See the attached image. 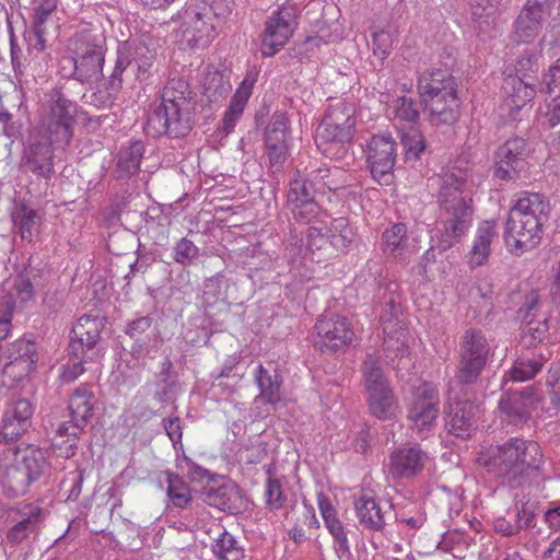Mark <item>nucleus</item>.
Here are the masks:
<instances>
[{
    "label": "nucleus",
    "mask_w": 560,
    "mask_h": 560,
    "mask_svg": "<svg viewBox=\"0 0 560 560\" xmlns=\"http://www.w3.org/2000/svg\"><path fill=\"white\" fill-rule=\"evenodd\" d=\"M494 221H483L477 228L470 252L467 255V262L470 268H477L488 261L490 255V246L497 236Z\"/></svg>",
    "instance_id": "obj_30"
},
{
    "label": "nucleus",
    "mask_w": 560,
    "mask_h": 560,
    "mask_svg": "<svg viewBox=\"0 0 560 560\" xmlns=\"http://www.w3.org/2000/svg\"><path fill=\"white\" fill-rule=\"evenodd\" d=\"M69 360L66 364L60 368L59 377L62 383L70 384L74 382L79 376H81L84 371V363L91 361L88 357H77L72 353H69Z\"/></svg>",
    "instance_id": "obj_59"
},
{
    "label": "nucleus",
    "mask_w": 560,
    "mask_h": 560,
    "mask_svg": "<svg viewBox=\"0 0 560 560\" xmlns=\"http://www.w3.org/2000/svg\"><path fill=\"white\" fill-rule=\"evenodd\" d=\"M93 399L94 393L89 384H81L70 395V416L74 421H78L79 424L86 425L89 419L93 416Z\"/></svg>",
    "instance_id": "obj_39"
},
{
    "label": "nucleus",
    "mask_w": 560,
    "mask_h": 560,
    "mask_svg": "<svg viewBox=\"0 0 560 560\" xmlns=\"http://www.w3.org/2000/svg\"><path fill=\"white\" fill-rule=\"evenodd\" d=\"M132 66L131 70L136 73L139 81L148 80L152 73L155 62V51L149 49L145 45H140L130 52Z\"/></svg>",
    "instance_id": "obj_48"
},
{
    "label": "nucleus",
    "mask_w": 560,
    "mask_h": 560,
    "mask_svg": "<svg viewBox=\"0 0 560 560\" xmlns=\"http://www.w3.org/2000/svg\"><path fill=\"white\" fill-rule=\"evenodd\" d=\"M330 244H332L335 252H348L354 241L355 232L349 224V221L343 218L332 220L328 229Z\"/></svg>",
    "instance_id": "obj_46"
},
{
    "label": "nucleus",
    "mask_w": 560,
    "mask_h": 560,
    "mask_svg": "<svg viewBox=\"0 0 560 560\" xmlns=\"http://www.w3.org/2000/svg\"><path fill=\"white\" fill-rule=\"evenodd\" d=\"M341 126L323 121L316 130L315 143L318 150L330 160H342L347 155L348 144L353 135H341Z\"/></svg>",
    "instance_id": "obj_23"
},
{
    "label": "nucleus",
    "mask_w": 560,
    "mask_h": 560,
    "mask_svg": "<svg viewBox=\"0 0 560 560\" xmlns=\"http://www.w3.org/2000/svg\"><path fill=\"white\" fill-rule=\"evenodd\" d=\"M381 250L386 257L398 262L407 264L409 261L417 250L416 246L411 244L405 223H392L383 231Z\"/></svg>",
    "instance_id": "obj_22"
},
{
    "label": "nucleus",
    "mask_w": 560,
    "mask_h": 560,
    "mask_svg": "<svg viewBox=\"0 0 560 560\" xmlns=\"http://www.w3.org/2000/svg\"><path fill=\"white\" fill-rule=\"evenodd\" d=\"M316 184L311 178L304 177L299 171L290 179L287 194V207L293 218L303 224L313 221H322L326 213L315 201Z\"/></svg>",
    "instance_id": "obj_9"
},
{
    "label": "nucleus",
    "mask_w": 560,
    "mask_h": 560,
    "mask_svg": "<svg viewBox=\"0 0 560 560\" xmlns=\"http://www.w3.org/2000/svg\"><path fill=\"white\" fill-rule=\"evenodd\" d=\"M219 25L225 23L232 13V0H201L198 2Z\"/></svg>",
    "instance_id": "obj_58"
},
{
    "label": "nucleus",
    "mask_w": 560,
    "mask_h": 560,
    "mask_svg": "<svg viewBox=\"0 0 560 560\" xmlns=\"http://www.w3.org/2000/svg\"><path fill=\"white\" fill-rule=\"evenodd\" d=\"M521 513H525V503H521V506L516 505L515 511L508 513V517L497 518L495 530L508 536L517 534L523 527Z\"/></svg>",
    "instance_id": "obj_57"
},
{
    "label": "nucleus",
    "mask_w": 560,
    "mask_h": 560,
    "mask_svg": "<svg viewBox=\"0 0 560 560\" xmlns=\"http://www.w3.org/2000/svg\"><path fill=\"white\" fill-rule=\"evenodd\" d=\"M354 510L360 524L370 530H382L386 524L387 511L370 495H361L354 501Z\"/></svg>",
    "instance_id": "obj_33"
},
{
    "label": "nucleus",
    "mask_w": 560,
    "mask_h": 560,
    "mask_svg": "<svg viewBox=\"0 0 560 560\" xmlns=\"http://www.w3.org/2000/svg\"><path fill=\"white\" fill-rule=\"evenodd\" d=\"M431 456L418 443H406L394 448L388 456V471L394 479L413 480L430 464Z\"/></svg>",
    "instance_id": "obj_13"
},
{
    "label": "nucleus",
    "mask_w": 560,
    "mask_h": 560,
    "mask_svg": "<svg viewBox=\"0 0 560 560\" xmlns=\"http://www.w3.org/2000/svg\"><path fill=\"white\" fill-rule=\"evenodd\" d=\"M104 54L100 47L88 45L77 57H63L62 69L71 68V75L84 83L94 82L103 74Z\"/></svg>",
    "instance_id": "obj_21"
},
{
    "label": "nucleus",
    "mask_w": 560,
    "mask_h": 560,
    "mask_svg": "<svg viewBox=\"0 0 560 560\" xmlns=\"http://www.w3.org/2000/svg\"><path fill=\"white\" fill-rule=\"evenodd\" d=\"M11 357L13 360L4 365L9 369L11 365L23 364V371L28 373L35 368L38 360L36 343L28 339H19L11 346Z\"/></svg>",
    "instance_id": "obj_45"
},
{
    "label": "nucleus",
    "mask_w": 560,
    "mask_h": 560,
    "mask_svg": "<svg viewBox=\"0 0 560 560\" xmlns=\"http://www.w3.org/2000/svg\"><path fill=\"white\" fill-rule=\"evenodd\" d=\"M387 116L398 129L405 160H419L425 142L418 128L420 112L416 101L406 95L394 98L387 106Z\"/></svg>",
    "instance_id": "obj_7"
},
{
    "label": "nucleus",
    "mask_w": 560,
    "mask_h": 560,
    "mask_svg": "<svg viewBox=\"0 0 560 560\" xmlns=\"http://www.w3.org/2000/svg\"><path fill=\"white\" fill-rule=\"evenodd\" d=\"M317 504L324 520L325 526L332 535L338 550L342 553L350 551V545L347 533L341 522L336 516V511L330 503V500L323 492L317 493Z\"/></svg>",
    "instance_id": "obj_38"
},
{
    "label": "nucleus",
    "mask_w": 560,
    "mask_h": 560,
    "mask_svg": "<svg viewBox=\"0 0 560 560\" xmlns=\"http://www.w3.org/2000/svg\"><path fill=\"white\" fill-rule=\"evenodd\" d=\"M295 10L291 5L279 7L265 22L260 51L264 57H272L288 43L293 34Z\"/></svg>",
    "instance_id": "obj_14"
},
{
    "label": "nucleus",
    "mask_w": 560,
    "mask_h": 560,
    "mask_svg": "<svg viewBox=\"0 0 560 560\" xmlns=\"http://www.w3.org/2000/svg\"><path fill=\"white\" fill-rule=\"evenodd\" d=\"M396 143L389 135L373 136L368 144V163L372 177L380 185H390L396 163Z\"/></svg>",
    "instance_id": "obj_15"
},
{
    "label": "nucleus",
    "mask_w": 560,
    "mask_h": 560,
    "mask_svg": "<svg viewBox=\"0 0 560 560\" xmlns=\"http://www.w3.org/2000/svg\"><path fill=\"white\" fill-rule=\"evenodd\" d=\"M85 424H79L72 418L68 422H62L58 425L56 433L61 438H67L71 443L67 447L66 456H72L74 454L75 442L79 438V433L83 430Z\"/></svg>",
    "instance_id": "obj_63"
},
{
    "label": "nucleus",
    "mask_w": 560,
    "mask_h": 560,
    "mask_svg": "<svg viewBox=\"0 0 560 560\" xmlns=\"http://www.w3.org/2000/svg\"><path fill=\"white\" fill-rule=\"evenodd\" d=\"M34 407L30 399L13 397L7 404L0 424V442L5 444L18 441L32 424Z\"/></svg>",
    "instance_id": "obj_16"
},
{
    "label": "nucleus",
    "mask_w": 560,
    "mask_h": 560,
    "mask_svg": "<svg viewBox=\"0 0 560 560\" xmlns=\"http://www.w3.org/2000/svg\"><path fill=\"white\" fill-rule=\"evenodd\" d=\"M525 206L523 199L518 198L516 203L511 208L505 231L504 242L508 249L520 256L524 253L523 232L525 230Z\"/></svg>",
    "instance_id": "obj_31"
},
{
    "label": "nucleus",
    "mask_w": 560,
    "mask_h": 560,
    "mask_svg": "<svg viewBox=\"0 0 560 560\" xmlns=\"http://www.w3.org/2000/svg\"><path fill=\"white\" fill-rule=\"evenodd\" d=\"M266 503L272 510H279L285 502V495L279 480L272 478L268 470V479L265 488Z\"/></svg>",
    "instance_id": "obj_62"
},
{
    "label": "nucleus",
    "mask_w": 560,
    "mask_h": 560,
    "mask_svg": "<svg viewBox=\"0 0 560 560\" xmlns=\"http://www.w3.org/2000/svg\"><path fill=\"white\" fill-rule=\"evenodd\" d=\"M14 307L13 294L0 290V341L4 340L11 330Z\"/></svg>",
    "instance_id": "obj_56"
},
{
    "label": "nucleus",
    "mask_w": 560,
    "mask_h": 560,
    "mask_svg": "<svg viewBox=\"0 0 560 560\" xmlns=\"http://www.w3.org/2000/svg\"><path fill=\"white\" fill-rule=\"evenodd\" d=\"M132 66L130 51L126 46H120L117 51L114 70L106 83L105 90H100L91 95V103L98 107H109L116 100L122 86V73Z\"/></svg>",
    "instance_id": "obj_25"
},
{
    "label": "nucleus",
    "mask_w": 560,
    "mask_h": 560,
    "mask_svg": "<svg viewBox=\"0 0 560 560\" xmlns=\"http://www.w3.org/2000/svg\"><path fill=\"white\" fill-rule=\"evenodd\" d=\"M502 89L505 94L503 108L510 110L509 119L512 121L521 120V112L525 105V83L523 74H505Z\"/></svg>",
    "instance_id": "obj_35"
},
{
    "label": "nucleus",
    "mask_w": 560,
    "mask_h": 560,
    "mask_svg": "<svg viewBox=\"0 0 560 560\" xmlns=\"http://www.w3.org/2000/svg\"><path fill=\"white\" fill-rule=\"evenodd\" d=\"M418 94L432 126H451L459 117L454 78L442 70L425 71L418 79Z\"/></svg>",
    "instance_id": "obj_2"
},
{
    "label": "nucleus",
    "mask_w": 560,
    "mask_h": 560,
    "mask_svg": "<svg viewBox=\"0 0 560 560\" xmlns=\"http://www.w3.org/2000/svg\"><path fill=\"white\" fill-rule=\"evenodd\" d=\"M254 79L248 77L244 78L236 92L234 93L228 109L222 118V130L225 135L231 133L238 119L241 118L244 108L253 93Z\"/></svg>",
    "instance_id": "obj_32"
},
{
    "label": "nucleus",
    "mask_w": 560,
    "mask_h": 560,
    "mask_svg": "<svg viewBox=\"0 0 560 560\" xmlns=\"http://www.w3.org/2000/svg\"><path fill=\"white\" fill-rule=\"evenodd\" d=\"M187 90L188 85L183 80L167 82L160 105L148 117L144 127L148 136L158 138L166 135L180 138L189 132L191 124L187 109Z\"/></svg>",
    "instance_id": "obj_3"
},
{
    "label": "nucleus",
    "mask_w": 560,
    "mask_h": 560,
    "mask_svg": "<svg viewBox=\"0 0 560 560\" xmlns=\"http://www.w3.org/2000/svg\"><path fill=\"white\" fill-rule=\"evenodd\" d=\"M525 381V363L517 360L503 377L504 392L499 400L501 418L511 424L522 423L525 418V387H513Z\"/></svg>",
    "instance_id": "obj_11"
},
{
    "label": "nucleus",
    "mask_w": 560,
    "mask_h": 560,
    "mask_svg": "<svg viewBox=\"0 0 560 560\" xmlns=\"http://www.w3.org/2000/svg\"><path fill=\"white\" fill-rule=\"evenodd\" d=\"M173 253V259L177 264L182 266H188L198 256L199 248L194 244L192 241L183 237L175 244Z\"/></svg>",
    "instance_id": "obj_61"
},
{
    "label": "nucleus",
    "mask_w": 560,
    "mask_h": 560,
    "mask_svg": "<svg viewBox=\"0 0 560 560\" xmlns=\"http://www.w3.org/2000/svg\"><path fill=\"white\" fill-rule=\"evenodd\" d=\"M499 0H469L472 20L482 30V24L489 25V21L497 12Z\"/></svg>",
    "instance_id": "obj_54"
},
{
    "label": "nucleus",
    "mask_w": 560,
    "mask_h": 560,
    "mask_svg": "<svg viewBox=\"0 0 560 560\" xmlns=\"http://www.w3.org/2000/svg\"><path fill=\"white\" fill-rule=\"evenodd\" d=\"M491 352L490 343L480 330H466L462 337L458 368L454 377L450 381L451 395L459 386H469L475 384Z\"/></svg>",
    "instance_id": "obj_8"
},
{
    "label": "nucleus",
    "mask_w": 560,
    "mask_h": 560,
    "mask_svg": "<svg viewBox=\"0 0 560 560\" xmlns=\"http://www.w3.org/2000/svg\"><path fill=\"white\" fill-rule=\"evenodd\" d=\"M254 377L264 400L275 408L280 406L282 402V377L278 371L276 369L269 370L259 364L255 370Z\"/></svg>",
    "instance_id": "obj_37"
},
{
    "label": "nucleus",
    "mask_w": 560,
    "mask_h": 560,
    "mask_svg": "<svg viewBox=\"0 0 560 560\" xmlns=\"http://www.w3.org/2000/svg\"><path fill=\"white\" fill-rule=\"evenodd\" d=\"M266 149L270 165L279 171L289 156L288 141H266Z\"/></svg>",
    "instance_id": "obj_64"
},
{
    "label": "nucleus",
    "mask_w": 560,
    "mask_h": 560,
    "mask_svg": "<svg viewBox=\"0 0 560 560\" xmlns=\"http://www.w3.org/2000/svg\"><path fill=\"white\" fill-rule=\"evenodd\" d=\"M144 153V144L140 140L130 141L121 147L117 156V170L120 176L128 177L138 172Z\"/></svg>",
    "instance_id": "obj_42"
},
{
    "label": "nucleus",
    "mask_w": 560,
    "mask_h": 560,
    "mask_svg": "<svg viewBox=\"0 0 560 560\" xmlns=\"http://www.w3.org/2000/svg\"><path fill=\"white\" fill-rule=\"evenodd\" d=\"M440 404V393L434 384L422 382L412 387L406 401V419L408 428L420 439H427L434 433Z\"/></svg>",
    "instance_id": "obj_6"
},
{
    "label": "nucleus",
    "mask_w": 560,
    "mask_h": 560,
    "mask_svg": "<svg viewBox=\"0 0 560 560\" xmlns=\"http://www.w3.org/2000/svg\"><path fill=\"white\" fill-rule=\"evenodd\" d=\"M183 20L185 34L191 35L195 45L206 47L219 34L220 25L203 10L199 3L187 7L178 15Z\"/></svg>",
    "instance_id": "obj_19"
},
{
    "label": "nucleus",
    "mask_w": 560,
    "mask_h": 560,
    "mask_svg": "<svg viewBox=\"0 0 560 560\" xmlns=\"http://www.w3.org/2000/svg\"><path fill=\"white\" fill-rule=\"evenodd\" d=\"M476 462L502 485L517 488L524 481L525 440L513 438L501 445L482 446Z\"/></svg>",
    "instance_id": "obj_4"
},
{
    "label": "nucleus",
    "mask_w": 560,
    "mask_h": 560,
    "mask_svg": "<svg viewBox=\"0 0 560 560\" xmlns=\"http://www.w3.org/2000/svg\"><path fill=\"white\" fill-rule=\"evenodd\" d=\"M315 330V346L323 353L345 351L354 337V331L349 320L335 313L323 314L316 322Z\"/></svg>",
    "instance_id": "obj_10"
},
{
    "label": "nucleus",
    "mask_w": 560,
    "mask_h": 560,
    "mask_svg": "<svg viewBox=\"0 0 560 560\" xmlns=\"http://www.w3.org/2000/svg\"><path fill=\"white\" fill-rule=\"evenodd\" d=\"M383 332L385 335L383 350L387 361L394 363L409 353L407 343L409 334L405 325H399L397 328L385 326Z\"/></svg>",
    "instance_id": "obj_40"
},
{
    "label": "nucleus",
    "mask_w": 560,
    "mask_h": 560,
    "mask_svg": "<svg viewBox=\"0 0 560 560\" xmlns=\"http://www.w3.org/2000/svg\"><path fill=\"white\" fill-rule=\"evenodd\" d=\"M368 404L371 413L381 420L394 417L398 409L397 399L389 386L368 392Z\"/></svg>",
    "instance_id": "obj_41"
},
{
    "label": "nucleus",
    "mask_w": 560,
    "mask_h": 560,
    "mask_svg": "<svg viewBox=\"0 0 560 560\" xmlns=\"http://www.w3.org/2000/svg\"><path fill=\"white\" fill-rule=\"evenodd\" d=\"M77 105L58 89L45 94L38 109V121L32 132H38L55 143L56 149H65L73 137Z\"/></svg>",
    "instance_id": "obj_5"
},
{
    "label": "nucleus",
    "mask_w": 560,
    "mask_h": 560,
    "mask_svg": "<svg viewBox=\"0 0 560 560\" xmlns=\"http://www.w3.org/2000/svg\"><path fill=\"white\" fill-rule=\"evenodd\" d=\"M55 143L46 137L39 136L38 132H31L21 158L22 170L37 178L50 180L55 174Z\"/></svg>",
    "instance_id": "obj_12"
},
{
    "label": "nucleus",
    "mask_w": 560,
    "mask_h": 560,
    "mask_svg": "<svg viewBox=\"0 0 560 560\" xmlns=\"http://www.w3.org/2000/svg\"><path fill=\"white\" fill-rule=\"evenodd\" d=\"M229 285V280L220 275L207 279L203 290L205 304L207 306H213L219 302L226 304Z\"/></svg>",
    "instance_id": "obj_51"
},
{
    "label": "nucleus",
    "mask_w": 560,
    "mask_h": 560,
    "mask_svg": "<svg viewBox=\"0 0 560 560\" xmlns=\"http://www.w3.org/2000/svg\"><path fill=\"white\" fill-rule=\"evenodd\" d=\"M58 0H35L33 8V28H46V23L56 11Z\"/></svg>",
    "instance_id": "obj_60"
},
{
    "label": "nucleus",
    "mask_w": 560,
    "mask_h": 560,
    "mask_svg": "<svg viewBox=\"0 0 560 560\" xmlns=\"http://www.w3.org/2000/svg\"><path fill=\"white\" fill-rule=\"evenodd\" d=\"M289 118L283 112L272 114L266 128V141H288Z\"/></svg>",
    "instance_id": "obj_55"
},
{
    "label": "nucleus",
    "mask_w": 560,
    "mask_h": 560,
    "mask_svg": "<svg viewBox=\"0 0 560 560\" xmlns=\"http://www.w3.org/2000/svg\"><path fill=\"white\" fill-rule=\"evenodd\" d=\"M306 248L312 255V260L322 261L334 255L335 250L328 234L322 230L311 226L306 235Z\"/></svg>",
    "instance_id": "obj_47"
},
{
    "label": "nucleus",
    "mask_w": 560,
    "mask_h": 560,
    "mask_svg": "<svg viewBox=\"0 0 560 560\" xmlns=\"http://www.w3.org/2000/svg\"><path fill=\"white\" fill-rule=\"evenodd\" d=\"M547 318H542L537 322H527V338H530V341L527 340V349L529 347H534V350L530 353L532 358H527V380L534 377L540 371L544 363L552 355L550 348L542 343L547 336Z\"/></svg>",
    "instance_id": "obj_24"
},
{
    "label": "nucleus",
    "mask_w": 560,
    "mask_h": 560,
    "mask_svg": "<svg viewBox=\"0 0 560 560\" xmlns=\"http://www.w3.org/2000/svg\"><path fill=\"white\" fill-rule=\"evenodd\" d=\"M376 296L380 307L378 317L383 327L389 326L397 328L399 325H404L398 320L400 314V296L397 292V284L390 282L385 285H380Z\"/></svg>",
    "instance_id": "obj_29"
},
{
    "label": "nucleus",
    "mask_w": 560,
    "mask_h": 560,
    "mask_svg": "<svg viewBox=\"0 0 560 560\" xmlns=\"http://www.w3.org/2000/svg\"><path fill=\"white\" fill-rule=\"evenodd\" d=\"M524 154L525 140L523 138L508 140L497 152L495 175L501 179L513 178V174L523 170Z\"/></svg>",
    "instance_id": "obj_26"
},
{
    "label": "nucleus",
    "mask_w": 560,
    "mask_h": 560,
    "mask_svg": "<svg viewBox=\"0 0 560 560\" xmlns=\"http://www.w3.org/2000/svg\"><path fill=\"white\" fill-rule=\"evenodd\" d=\"M218 537L211 545L212 552L220 560H242L244 558V549L238 545L237 540L226 529L218 527Z\"/></svg>",
    "instance_id": "obj_44"
},
{
    "label": "nucleus",
    "mask_w": 560,
    "mask_h": 560,
    "mask_svg": "<svg viewBox=\"0 0 560 560\" xmlns=\"http://www.w3.org/2000/svg\"><path fill=\"white\" fill-rule=\"evenodd\" d=\"M13 220L20 230L22 238L32 241V237L37 231L39 223L37 212L34 209L23 205L13 214Z\"/></svg>",
    "instance_id": "obj_52"
},
{
    "label": "nucleus",
    "mask_w": 560,
    "mask_h": 560,
    "mask_svg": "<svg viewBox=\"0 0 560 560\" xmlns=\"http://www.w3.org/2000/svg\"><path fill=\"white\" fill-rule=\"evenodd\" d=\"M15 458V447L0 451V483L9 497L25 494L34 482Z\"/></svg>",
    "instance_id": "obj_20"
},
{
    "label": "nucleus",
    "mask_w": 560,
    "mask_h": 560,
    "mask_svg": "<svg viewBox=\"0 0 560 560\" xmlns=\"http://www.w3.org/2000/svg\"><path fill=\"white\" fill-rule=\"evenodd\" d=\"M205 497L209 505L230 514L241 513L246 508L247 502L243 491L234 483L210 487Z\"/></svg>",
    "instance_id": "obj_27"
},
{
    "label": "nucleus",
    "mask_w": 560,
    "mask_h": 560,
    "mask_svg": "<svg viewBox=\"0 0 560 560\" xmlns=\"http://www.w3.org/2000/svg\"><path fill=\"white\" fill-rule=\"evenodd\" d=\"M313 183L316 184V188L320 190L327 188L328 190H338L346 184L345 172L337 166L334 167H318L312 172Z\"/></svg>",
    "instance_id": "obj_50"
},
{
    "label": "nucleus",
    "mask_w": 560,
    "mask_h": 560,
    "mask_svg": "<svg viewBox=\"0 0 560 560\" xmlns=\"http://www.w3.org/2000/svg\"><path fill=\"white\" fill-rule=\"evenodd\" d=\"M465 386H459L456 392L451 395L448 390L450 410L446 419V427L450 433L466 438L470 436L471 432L476 429L477 420L480 415V407L469 399H459V395L464 396L467 393L464 390Z\"/></svg>",
    "instance_id": "obj_17"
},
{
    "label": "nucleus",
    "mask_w": 560,
    "mask_h": 560,
    "mask_svg": "<svg viewBox=\"0 0 560 560\" xmlns=\"http://www.w3.org/2000/svg\"><path fill=\"white\" fill-rule=\"evenodd\" d=\"M363 378L365 390H376L388 387V381L384 376L378 361L372 355H368L363 364Z\"/></svg>",
    "instance_id": "obj_53"
},
{
    "label": "nucleus",
    "mask_w": 560,
    "mask_h": 560,
    "mask_svg": "<svg viewBox=\"0 0 560 560\" xmlns=\"http://www.w3.org/2000/svg\"><path fill=\"white\" fill-rule=\"evenodd\" d=\"M43 509L40 506H30L28 511L23 513V518L14 524L7 533L9 542L18 545L36 530L37 523L40 521Z\"/></svg>",
    "instance_id": "obj_43"
},
{
    "label": "nucleus",
    "mask_w": 560,
    "mask_h": 560,
    "mask_svg": "<svg viewBox=\"0 0 560 560\" xmlns=\"http://www.w3.org/2000/svg\"><path fill=\"white\" fill-rule=\"evenodd\" d=\"M15 460L34 482L49 469L48 457L43 448L27 444L23 447H15Z\"/></svg>",
    "instance_id": "obj_34"
},
{
    "label": "nucleus",
    "mask_w": 560,
    "mask_h": 560,
    "mask_svg": "<svg viewBox=\"0 0 560 560\" xmlns=\"http://www.w3.org/2000/svg\"><path fill=\"white\" fill-rule=\"evenodd\" d=\"M101 328L102 320L98 317L82 315L72 327L68 346L69 353L96 360L100 357L96 346L100 341Z\"/></svg>",
    "instance_id": "obj_18"
},
{
    "label": "nucleus",
    "mask_w": 560,
    "mask_h": 560,
    "mask_svg": "<svg viewBox=\"0 0 560 560\" xmlns=\"http://www.w3.org/2000/svg\"><path fill=\"white\" fill-rule=\"evenodd\" d=\"M550 212L549 202L545 199V197L540 194H527V228L529 225L533 226L527 232H534L530 234L529 240H527V245L530 247H535L539 244L542 234V226L548 221Z\"/></svg>",
    "instance_id": "obj_28"
},
{
    "label": "nucleus",
    "mask_w": 560,
    "mask_h": 560,
    "mask_svg": "<svg viewBox=\"0 0 560 560\" xmlns=\"http://www.w3.org/2000/svg\"><path fill=\"white\" fill-rule=\"evenodd\" d=\"M468 180L467 171L453 168L440 178V220L438 222V247L446 252L467 233L472 221L470 200L463 196Z\"/></svg>",
    "instance_id": "obj_1"
},
{
    "label": "nucleus",
    "mask_w": 560,
    "mask_h": 560,
    "mask_svg": "<svg viewBox=\"0 0 560 560\" xmlns=\"http://www.w3.org/2000/svg\"><path fill=\"white\" fill-rule=\"evenodd\" d=\"M355 104L343 98H330L323 121L341 126V135H353Z\"/></svg>",
    "instance_id": "obj_36"
},
{
    "label": "nucleus",
    "mask_w": 560,
    "mask_h": 560,
    "mask_svg": "<svg viewBox=\"0 0 560 560\" xmlns=\"http://www.w3.org/2000/svg\"><path fill=\"white\" fill-rule=\"evenodd\" d=\"M166 494L173 506L186 509L192 501L190 487L177 475L167 474Z\"/></svg>",
    "instance_id": "obj_49"
}]
</instances>
